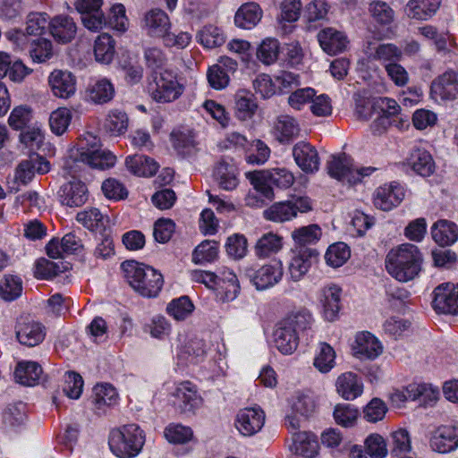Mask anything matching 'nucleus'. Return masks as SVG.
<instances>
[{"label": "nucleus", "mask_w": 458, "mask_h": 458, "mask_svg": "<svg viewBox=\"0 0 458 458\" xmlns=\"http://www.w3.org/2000/svg\"><path fill=\"white\" fill-rule=\"evenodd\" d=\"M422 260V254L416 245L403 243L388 252L386 268L394 278L405 283L419 275Z\"/></svg>", "instance_id": "f257e3e1"}, {"label": "nucleus", "mask_w": 458, "mask_h": 458, "mask_svg": "<svg viewBox=\"0 0 458 458\" xmlns=\"http://www.w3.org/2000/svg\"><path fill=\"white\" fill-rule=\"evenodd\" d=\"M121 267L127 282L140 295L155 297L162 289L163 276L153 267L134 260H126Z\"/></svg>", "instance_id": "f03ea898"}, {"label": "nucleus", "mask_w": 458, "mask_h": 458, "mask_svg": "<svg viewBox=\"0 0 458 458\" xmlns=\"http://www.w3.org/2000/svg\"><path fill=\"white\" fill-rule=\"evenodd\" d=\"M145 443L143 431L136 424H129L110 432L108 445L112 453L120 458L137 456Z\"/></svg>", "instance_id": "7ed1b4c3"}, {"label": "nucleus", "mask_w": 458, "mask_h": 458, "mask_svg": "<svg viewBox=\"0 0 458 458\" xmlns=\"http://www.w3.org/2000/svg\"><path fill=\"white\" fill-rule=\"evenodd\" d=\"M249 178L254 189L267 199L274 198L272 186L279 189H288L294 182L293 173L285 167L254 172L250 174Z\"/></svg>", "instance_id": "20e7f679"}, {"label": "nucleus", "mask_w": 458, "mask_h": 458, "mask_svg": "<svg viewBox=\"0 0 458 458\" xmlns=\"http://www.w3.org/2000/svg\"><path fill=\"white\" fill-rule=\"evenodd\" d=\"M148 89L150 97L156 102L170 103L182 95L184 87L180 83L174 72L165 70L154 75Z\"/></svg>", "instance_id": "39448f33"}, {"label": "nucleus", "mask_w": 458, "mask_h": 458, "mask_svg": "<svg viewBox=\"0 0 458 458\" xmlns=\"http://www.w3.org/2000/svg\"><path fill=\"white\" fill-rule=\"evenodd\" d=\"M311 209L308 197H297L273 204L264 211V217L268 221L283 223L296 217L298 213H307Z\"/></svg>", "instance_id": "423d86ee"}, {"label": "nucleus", "mask_w": 458, "mask_h": 458, "mask_svg": "<svg viewBox=\"0 0 458 458\" xmlns=\"http://www.w3.org/2000/svg\"><path fill=\"white\" fill-rule=\"evenodd\" d=\"M376 171L375 167H354L350 165L346 157H334L327 164L328 174L342 182H347L349 184H356Z\"/></svg>", "instance_id": "0eeeda50"}, {"label": "nucleus", "mask_w": 458, "mask_h": 458, "mask_svg": "<svg viewBox=\"0 0 458 458\" xmlns=\"http://www.w3.org/2000/svg\"><path fill=\"white\" fill-rule=\"evenodd\" d=\"M246 276L259 291L269 289L277 284L284 276V266L280 260H272L260 267L248 268Z\"/></svg>", "instance_id": "6e6552de"}, {"label": "nucleus", "mask_w": 458, "mask_h": 458, "mask_svg": "<svg viewBox=\"0 0 458 458\" xmlns=\"http://www.w3.org/2000/svg\"><path fill=\"white\" fill-rule=\"evenodd\" d=\"M403 187L392 182L377 187L373 193L374 206L382 211H390L401 204L404 199Z\"/></svg>", "instance_id": "1a4fd4ad"}, {"label": "nucleus", "mask_w": 458, "mask_h": 458, "mask_svg": "<svg viewBox=\"0 0 458 458\" xmlns=\"http://www.w3.org/2000/svg\"><path fill=\"white\" fill-rule=\"evenodd\" d=\"M234 424L241 435L252 437L262 429L265 424V412L259 407L241 409Z\"/></svg>", "instance_id": "9d476101"}, {"label": "nucleus", "mask_w": 458, "mask_h": 458, "mask_svg": "<svg viewBox=\"0 0 458 458\" xmlns=\"http://www.w3.org/2000/svg\"><path fill=\"white\" fill-rule=\"evenodd\" d=\"M71 157H72L75 162H81L92 168L101 170L114 166L116 162L115 156L110 151L102 150L100 148L86 149L84 146H81V148L72 150Z\"/></svg>", "instance_id": "9b49d317"}, {"label": "nucleus", "mask_w": 458, "mask_h": 458, "mask_svg": "<svg viewBox=\"0 0 458 458\" xmlns=\"http://www.w3.org/2000/svg\"><path fill=\"white\" fill-rule=\"evenodd\" d=\"M172 395L174 398V405L184 413L194 412L201 406L203 402L196 386L190 381L177 384Z\"/></svg>", "instance_id": "f8f14e48"}, {"label": "nucleus", "mask_w": 458, "mask_h": 458, "mask_svg": "<svg viewBox=\"0 0 458 458\" xmlns=\"http://www.w3.org/2000/svg\"><path fill=\"white\" fill-rule=\"evenodd\" d=\"M433 308L440 313L458 315V284H443L434 290Z\"/></svg>", "instance_id": "ddd939ff"}, {"label": "nucleus", "mask_w": 458, "mask_h": 458, "mask_svg": "<svg viewBox=\"0 0 458 458\" xmlns=\"http://www.w3.org/2000/svg\"><path fill=\"white\" fill-rule=\"evenodd\" d=\"M51 165L48 160L36 153L30 155L28 159L19 163L15 169V181L24 185L32 181L36 173L47 174L50 171Z\"/></svg>", "instance_id": "4468645a"}, {"label": "nucleus", "mask_w": 458, "mask_h": 458, "mask_svg": "<svg viewBox=\"0 0 458 458\" xmlns=\"http://www.w3.org/2000/svg\"><path fill=\"white\" fill-rule=\"evenodd\" d=\"M318 252L313 248H294L288 266L291 278L301 280L310 268L312 262L318 258Z\"/></svg>", "instance_id": "2eb2a0df"}, {"label": "nucleus", "mask_w": 458, "mask_h": 458, "mask_svg": "<svg viewBox=\"0 0 458 458\" xmlns=\"http://www.w3.org/2000/svg\"><path fill=\"white\" fill-rule=\"evenodd\" d=\"M293 157L296 165L306 174L319 169L320 159L315 147L307 141H299L293 147Z\"/></svg>", "instance_id": "dca6fc26"}, {"label": "nucleus", "mask_w": 458, "mask_h": 458, "mask_svg": "<svg viewBox=\"0 0 458 458\" xmlns=\"http://www.w3.org/2000/svg\"><path fill=\"white\" fill-rule=\"evenodd\" d=\"M352 352L360 360H375L383 352V345L371 333L360 332L356 335Z\"/></svg>", "instance_id": "f3484780"}, {"label": "nucleus", "mask_w": 458, "mask_h": 458, "mask_svg": "<svg viewBox=\"0 0 458 458\" xmlns=\"http://www.w3.org/2000/svg\"><path fill=\"white\" fill-rule=\"evenodd\" d=\"M365 52L369 59L379 62L384 68L389 64L400 62L403 58L401 48L392 43L374 44L369 42Z\"/></svg>", "instance_id": "a211bd4d"}, {"label": "nucleus", "mask_w": 458, "mask_h": 458, "mask_svg": "<svg viewBox=\"0 0 458 458\" xmlns=\"http://www.w3.org/2000/svg\"><path fill=\"white\" fill-rule=\"evenodd\" d=\"M430 447L439 454H446L458 448V427H439L430 438Z\"/></svg>", "instance_id": "6ab92c4d"}, {"label": "nucleus", "mask_w": 458, "mask_h": 458, "mask_svg": "<svg viewBox=\"0 0 458 458\" xmlns=\"http://www.w3.org/2000/svg\"><path fill=\"white\" fill-rule=\"evenodd\" d=\"M431 91L443 100L458 98V71L448 70L433 81Z\"/></svg>", "instance_id": "aec40b11"}, {"label": "nucleus", "mask_w": 458, "mask_h": 458, "mask_svg": "<svg viewBox=\"0 0 458 458\" xmlns=\"http://www.w3.org/2000/svg\"><path fill=\"white\" fill-rule=\"evenodd\" d=\"M53 94L60 98H69L76 90V78L68 71L55 70L48 77Z\"/></svg>", "instance_id": "412c9836"}, {"label": "nucleus", "mask_w": 458, "mask_h": 458, "mask_svg": "<svg viewBox=\"0 0 458 458\" xmlns=\"http://www.w3.org/2000/svg\"><path fill=\"white\" fill-rule=\"evenodd\" d=\"M143 28L148 36L164 39L171 28L170 19L163 10L152 9L144 16Z\"/></svg>", "instance_id": "4be33fe9"}, {"label": "nucleus", "mask_w": 458, "mask_h": 458, "mask_svg": "<svg viewBox=\"0 0 458 458\" xmlns=\"http://www.w3.org/2000/svg\"><path fill=\"white\" fill-rule=\"evenodd\" d=\"M60 201L68 207H81L88 199L86 185L78 180L70 181L61 186L59 191Z\"/></svg>", "instance_id": "5701e85b"}, {"label": "nucleus", "mask_w": 458, "mask_h": 458, "mask_svg": "<svg viewBox=\"0 0 458 458\" xmlns=\"http://www.w3.org/2000/svg\"><path fill=\"white\" fill-rule=\"evenodd\" d=\"M341 294L342 289L334 284L320 290L319 301L327 320L333 321L336 318L341 309Z\"/></svg>", "instance_id": "b1692460"}, {"label": "nucleus", "mask_w": 458, "mask_h": 458, "mask_svg": "<svg viewBox=\"0 0 458 458\" xmlns=\"http://www.w3.org/2000/svg\"><path fill=\"white\" fill-rule=\"evenodd\" d=\"M317 37L321 48L328 55L342 52L348 43L345 35L334 28H326L320 30Z\"/></svg>", "instance_id": "393cba45"}, {"label": "nucleus", "mask_w": 458, "mask_h": 458, "mask_svg": "<svg viewBox=\"0 0 458 458\" xmlns=\"http://www.w3.org/2000/svg\"><path fill=\"white\" fill-rule=\"evenodd\" d=\"M16 337L21 344L32 347L43 341L45 333L41 324L32 320L23 321L17 325Z\"/></svg>", "instance_id": "a878e982"}, {"label": "nucleus", "mask_w": 458, "mask_h": 458, "mask_svg": "<svg viewBox=\"0 0 458 458\" xmlns=\"http://www.w3.org/2000/svg\"><path fill=\"white\" fill-rule=\"evenodd\" d=\"M337 393L345 400H354L363 392V384L358 376L352 372L340 375L335 383Z\"/></svg>", "instance_id": "bb28decb"}, {"label": "nucleus", "mask_w": 458, "mask_h": 458, "mask_svg": "<svg viewBox=\"0 0 458 458\" xmlns=\"http://www.w3.org/2000/svg\"><path fill=\"white\" fill-rule=\"evenodd\" d=\"M42 374L43 369L41 366L36 361L30 360L18 362L14 370L16 382L27 386L37 385Z\"/></svg>", "instance_id": "cd10ccee"}, {"label": "nucleus", "mask_w": 458, "mask_h": 458, "mask_svg": "<svg viewBox=\"0 0 458 458\" xmlns=\"http://www.w3.org/2000/svg\"><path fill=\"white\" fill-rule=\"evenodd\" d=\"M77 27L73 20L67 15H58L50 21V32L59 42L67 43L76 35Z\"/></svg>", "instance_id": "c85d7f7f"}, {"label": "nucleus", "mask_w": 458, "mask_h": 458, "mask_svg": "<svg viewBox=\"0 0 458 458\" xmlns=\"http://www.w3.org/2000/svg\"><path fill=\"white\" fill-rule=\"evenodd\" d=\"M441 0H410L405 6L409 18L427 21L438 10Z\"/></svg>", "instance_id": "c756f323"}, {"label": "nucleus", "mask_w": 458, "mask_h": 458, "mask_svg": "<svg viewBox=\"0 0 458 458\" xmlns=\"http://www.w3.org/2000/svg\"><path fill=\"white\" fill-rule=\"evenodd\" d=\"M299 338L293 328L280 323L274 332V344L283 354H292L298 346Z\"/></svg>", "instance_id": "7c9ffc66"}, {"label": "nucleus", "mask_w": 458, "mask_h": 458, "mask_svg": "<svg viewBox=\"0 0 458 458\" xmlns=\"http://www.w3.org/2000/svg\"><path fill=\"white\" fill-rule=\"evenodd\" d=\"M433 240L440 246H449L458 240V226L448 220H438L431 227Z\"/></svg>", "instance_id": "2f4dec72"}, {"label": "nucleus", "mask_w": 458, "mask_h": 458, "mask_svg": "<svg viewBox=\"0 0 458 458\" xmlns=\"http://www.w3.org/2000/svg\"><path fill=\"white\" fill-rule=\"evenodd\" d=\"M408 164L420 176H429L435 171V162L432 156L423 148H414L408 158Z\"/></svg>", "instance_id": "473e14b6"}, {"label": "nucleus", "mask_w": 458, "mask_h": 458, "mask_svg": "<svg viewBox=\"0 0 458 458\" xmlns=\"http://www.w3.org/2000/svg\"><path fill=\"white\" fill-rule=\"evenodd\" d=\"M273 131L280 142H289L298 136L300 127L295 118L288 114H281L274 123Z\"/></svg>", "instance_id": "72a5a7b5"}, {"label": "nucleus", "mask_w": 458, "mask_h": 458, "mask_svg": "<svg viewBox=\"0 0 458 458\" xmlns=\"http://www.w3.org/2000/svg\"><path fill=\"white\" fill-rule=\"evenodd\" d=\"M262 11L255 3H246L236 12L234 22L236 26L245 30L254 28L261 20Z\"/></svg>", "instance_id": "f704fd0d"}, {"label": "nucleus", "mask_w": 458, "mask_h": 458, "mask_svg": "<svg viewBox=\"0 0 458 458\" xmlns=\"http://www.w3.org/2000/svg\"><path fill=\"white\" fill-rule=\"evenodd\" d=\"M76 220L91 232H101L108 224V217L97 208H86L79 212Z\"/></svg>", "instance_id": "c9c22d12"}, {"label": "nucleus", "mask_w": 458, "mask_h": 458, "mask_svg": "<svg viewBox=\"0 0 458 458\" xmlns=\"http://www.w3.org/2000/svg\"><path fill=\"white\" fill-rule=\"evenodd\" d=\"M125 165L131 173L138 176H152L158 169V165L154 159L142 155L126 157Z\"/></svg>", "instance_id": "e433bc0d"}, {"label": "nucleus", "mask_w": 458, "mask_h": 458, "mask_svg": "<svg viewBox=\"0 0 458 458\" xmlns=\"http://www.w3.org/2000/svg\"><path fill=\"white\" fill-rule=\"evenodd\" d=\"M283 248V238L274 233L263 234L255 244V254L259 259H266L277 253Z\"/></svg>", "instance_id": "4c0bfd02"}, {"label": "nucleus", "mask_w": 458, "mask_h": 458, "mask_svg": "<svg viewBox=\"0 0 458 458\" xmlns=\"http://www.w3.org/2000/svg\"><path fill=\"white\" fill-rule=\"evenodd\" d=\"M89 99L95 104H105L113 99L114 96V88L112 82L102 78L95 81L88 88Z\"/></svg>", "instance_id": "58836bf2"}, {"label": "nucleus", "mask_w": 458, "mask_h": 458, "mask_svg": "<svg viewBox=\"0 0 458 458\" xmlns=\"http://www.w3.org/2000/svg\"><path fill=\"white\" fill-rule=\"evenodd\" d=\"M219 288H225L224 300L226 301H233L239 294L240 284L238 278L234 272L228 268L224 267L217 275V284Z\"/></svg>", "instance_id": "ea45409f"}, {"label": "nucleus", "mask_w": 458, "mask_h": 458, "mask_svg": "<svg viewBox=\"0 0 458 458\" xmlns=\"http://www.w3.org/2000/svg\"><path fill=\"white\" fill-rule=\"evenodd\" d=\"M335 357L333 347L321 342L316 350L313 365L319 372L327 373L335 366Z\"/></svg>", "instance_id": "a19ab883"}, {"label": "nucleus", "mask_w": 458, "mask_h": 458, "mask_svg": "<svg viewBox=\"0 0 458 458\" xmlns=\"http://www.w3.org/2000/svg\"><path fill=\"white\" fill-rule=\"evenodd\" d=\"M295 453L307 458H313L318 454V442L315 436L309 432H296L293 436Z\"/></svg>", "instance_id": "79ce46f5"}, {"label": "nucleus", "mask_w": 458, "mask_h": 458, "mask_svg": "<svg viewBox=\"0 0 458 458\" xmlns=\"http://www.w3.org/2000/svg\"><path fill=\"white\" fill-rule=\"evenodd\" d=\"M321 234L320 227L313 224L293 230L292 232V238L295 248H309L308 245H312L318 242Z\"/></svg>", "instance_id": "37998d69"}, {"label": "nucleus", "mask_w": 458, "mask_h": 458, "mask_svg": "<svg viewBox=\"0 0 458 458\" xmlns=\"http://www.w3.org/2000/svg\"><path fill=\"white\" fill-rule=\"evenodd\" d=\"M93 403L97 410L102 411L106 406L117 403L118 394L109 384H99L93 388Z\"/></svg>", "instance_id": "c03bdc74"}, {"label": "nucleus", "mask_w": 458, "mask_h": 458, "mask_svg": "<svg viewBox=\"0 0 458 458\" xmlns=\"http://www.w3.org/2000/svg\"><path fill=\"white\" fill-rule=\"evenodd\" d=\"M94 55L96 61L101 64H109L114 55V41L106 33L99 35L95 40Z\"/></svg>", "instance_id": "a18cd8bd"}, {"label": "nucleus", "mask_w": 458, "mask_h": 458, "mask_svg": "<svg viewBox=\"0 0 458 458\" xmlns=\"http://www.w3.org/2000/svg\"><path fill=\"white\" fill-rule=\"evenodd\" d=\"M44 140L43 131L38 126L28 127L19 135L20 144L30 151L38 150L42 147Z\"/></svg>", "instance_id": "49530a36"}, {"label": "nucleus", "mask_w": 458, "mask_h": 458, "mask_svg": "<svg viewBox=\"0 0 458 458\" xmlns=\"http://www.w3.org/2000/svg\"><path fill=\"white\" fill-rule=\"evenodd\" d=\"M369 12L373 21L380 25H389L394 20V11L386 2L377 0L369 4Z\"/></svg>", "instance_id": "de8ad7c7"}, {"label": "nucleus", "mask_w": 458, "mask_h": 458, "mask_svg": "<svg viewBox=\"0 0 458 458\" xmlns=\"http://www.w3.org/2000/svg\"><path fill=\"white\" fill-rule=\"evenodd\" d=\"M26 420L25 404L22 403L10 404L3 413V423L10 429L21 426Z\"/></svg>", "instance_id": "09e8293b"}, {"label": "nucleus", "mask_w": 458, "mask_h": 458, "mask_svg": "<svg viewBox=\"0 0 458 458\" xmlns=\"http://www.w3.org/2000/svg\"><path fill=\"white\" fill-rule=\"evenodd\" d=\"M30 55L35 63H45L54 55L53 45L49 39L40 38L31 41Z\"/></svg>", "instance_id": "8fccbe9b"}, {"label": "nucleus", "mask_w": 458, "mask_h": 458, "mask_svg": "<svg viewBox=\"0 0 458 458\" xmlns=\"http://www.w3.org/2000/svg\"><path fill=\"white\" fill-rule=\"evenodd\" d=\"M197 40L207 48H214L223 45L225 38L219 28L208 25L198 32Z\"/></svg>", "instance_id": "3c124183"}, {"label": "nucleus", "mask_w": 458, "mask_h": 458, "mask_svg": "<svg viewBox=\"0 0 458 458\" xmlns=\"http://www.w3.org/2000/svg\"><path fill=\"white\" fill-rule=\"evenodd\" d=\"M279 49L280 45L277 39L267 38L259 44L256 55L264 64L269 65L277 60Z\"/></svg>", "instance_id": "603ef678"}, {"label": "nucleus", "mask_w": 458, "mask_h": 458, "mask_svg": "<svg viewBox=\"0 0 458 458\" xmlns=\"http://www.w3.org/2000/svg\"><path fill=\"white\" fill-rule=\"evenodd\" d=\"M214 175L219 186L225 191H233L238 185L235 169L225 163H220L216 165Z\"/></svg>", "instance_id": "864d4df0"}, {"label": "nucleus", "mask_w": 458, "mask_h": 458, "mask_svg": "<svg viewBox=\"0 0 458 458\" xmlns=\"http://www.w3.org/2000/svg\"><path fill=\"white\" fill-rule=\"evenodd\" d=\"M349 247L344 242H337L330 245L325 254L327 265L333 267L343 266L350 258Z\"/></svg>", "instance_id": "5fc2aeb1"}, {"label": "nucleus", "mask_w": 458, "mask_h": 458, "mask_svg": "<svg viewBox=\"0 0 458 458\" xmlns=\"http://www.w3.org/2000/svg\"><path fill=\"white\" fill-rule=\"evenodd\" d=\"M72 117V112L66 107H59L53 111L49 116L51 131L57 136L63 135L67 131Z\"/></svg>", "instance_id": "6e6d98bb"}, {"label": "nucleus", "mask_w": 458, "mask_h": 458, "mask_svg": "<svg viewBox=\"0 0 458 458\" xmlns=\"http://www.w3.org/2000/svg\"><path fill=\"white\" fill-rule=\"evenodd\" d=\"M21 292L22 284L18 276L7 275L0 282V297L6 301H14Z\"/></svg>", "instance_id": "4d7b16f0"}, {"label": "nucleus", "mask_w": 458, "mask_h": 458, "mask_svg": "<svg viewBox=\"0 0 458 458\" xmlns=\"http://www.w3.org/2000/svg\"><path fill=\"white\" fill-rule=\"evenodd\" d=\"M206 354V344L201 339L190 340L181 350L179 356L190 363L199 362Z\"/></svg>", "instance_id": "13d9d810"}, {"label": "nucleus", "mask_w": 458, "mask_h": 458, "mask_svg": "<svg viewBox=\"0 0 458 458\" xmlns=\"http://www.w3.org/2000/svg\"><path fill=\"white\" fill-rule=\"evenodd\" d=\"M313 318L307 310H299L289 314L283 321L285 326L293 328L296 335L310 327Z\"/></svg>", "instance_id": "bf43d9fd"}, {"label": "nucleus", "mask_w": 458, "mask_h": 458, "mask_svg": "<svg viewBox=\"0 0 458 458\" xmlns=\"http://www.w3.org/2000/svg\"><path fill=\"white\" fill-rule=\"evenodd\" d=\"M66 266L62 262H55L47 259H39L35 265V276L40 279H49L64 271Z\"/></svg>", "instance_id": "052dcab7"}, {"label": "nucleus", "mask_w": 458, "mask_h": 458, "mask_svg": "<svg viewBox=\"0 0 458 458\" xmlns=\"http://www.w3.org/2000/svg\"><path fill=\"white\" fill-rule=\"evenodd\" d=\"M194 306L188 296L173 300L166 307L167 313L176 320H184L193 311Z\"/></svg>", "instance_id": "680f3d73"}, {"label": "nucleus", "mask_w": 458, "mask_h": 458, "mask_svg": "<svg viewBox=\"0 0 458 458\" xmlns=\"http://www.w3.org/2000/svg\"><path fill=\"white\" fill-rule=\"evenodd\" d=\"M409 400L415 401L422 398L423 402L437 400L438 391L430 385L412 383L405 387Z\"/></svg>", "instance_id": "e2e57ef3"}, {"label": "nucleus", "mask_w": 458, "mask_h": 458, "mask_svg": "<svg viewBox=\"0 0 458 458\" xmlns=\"http://www.w3.org/2000/svg\"><path fill=\"white\" fill-rule=\"evenodd\" d=\"M217 254V243L216 242L204 241L195 248L192 253V261L195 264L212 262L216 259Z\"/></svg>", "instance_id": "0e129e2a"}, {"label": "nucleus", "mask_w": 458, "mask_h": 458, "mask_svg": "<svg viewBox=\"0 0 458 458\" xmlns=\"http://www.w3.org/2000/svg\"><path fill=\"white\" fill-rule=\"evenodd\" d=\"M129 118L125 112L114 109L110 111L105 126L114 135L123 134L128 129Z\"/></svg>", "instance_id": "69168bd1"}, {"label": "nucleus", "mask_w": 458, "mask_h": 458, "mask_svg": "<svg viewBox=\"0 0 458 458\" xmlns=\"http://www.w3.org/2000/svg\"><path fill=\"white\" fill-rule=\"evenodd\" d=\"M32 119V110L26 105L15 106L8 118V123L13 130L24 129Z\"/></svg>", "instance_id": "338daca9"}, {"label": "nucleus", "mask_w": 458, "mask_h": 458, "mask_svg": "<svg viewBox=\"0 0 458 458\" xmlns=\"http://www.w3.org/2000/svg\"><path fill=\"white\" fill-rule=\"evenodd\" d=\"M50 30L49 17L46 13H30L26 20V32L29 35H40Z\"/></svg>", "instance_id": "774afa93"}]
</instances>
